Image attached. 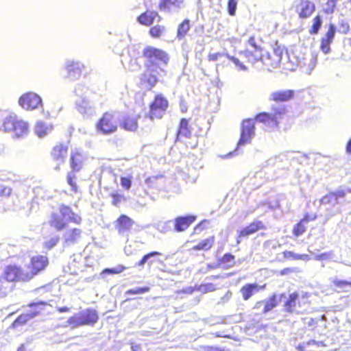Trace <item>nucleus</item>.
<instances>
[{
  "mask_svg": "<svg viewBox=\"0 0 351 351\" xmlns=\"http://www.w3.org/2000/svg\"><path fill=\"white\" fill-rule=\"evenodd\" d=\"M346 151L348 154H351V138L348 140L346 145Z\"/></svg>",
  "mask_w": 351,
  "mask_h": 351,
  "instance_id": "obj_59",
  "label": "nucleus"
},
{
  "mask_svg": "<svg viewBox=\"0 0 351 351\" xmlns=\"http://www.w3.org/2000/svg\"><path fill=\"white\" fill-rule=\"evenodd\" d=\"M99 320L97 311L93 308H86L80 313L73 315L68 319V323L72 327L82 326H93Z\"/></svg>",
  "mask_w": 351,
  "mask_h": 351,
  "instance_id": "obj_8",
  "label": "nucleus"
},
{
  "mask_svg": "<svg viewBox=\"0 0 351 351\" xmlns=\"http://www.w3.org/2000/svg\"><path fill=\"white\" fill-rule=\"evenodd\" d=\"M267 228L263 221L261 220H254L247 226L238 231L237 237V243H240L243 239L247 238L250 235L254 234L258 231L264 230Z\"/></svg>",
  "mask_w": 351,
  "mask_h": 351,
  "instance_id": "obj_12",
  "label": "nucleus"
},
{
  "mask_svg": "<svg viewBox=\"0 0 351 351\" xmlns=\"http://www.w3.org/2000/svg\"><path fill=\"white\" fill-rule=\"evenodd\" d=\"M156 17L160 18L156 11L147 10L138 16L137 21L141 25L149 27L154 23Z\"/></svg>",
  "mask_w": 351,
  "mask_h": 351,
  "instance_id": "obj_26",
  "label": "nucleus"
},
{
  "mask_svg": "<svg viewBox=\"0 0 351 351\" xmlns=\"http://www.w3.org/2000/svg\"><path fill=\"white\" fill-rule=\"evenodd\" d=\"M149 291V288L148 287H137L136 289H131L126 291L125 293L128 295H136V294H142L147 293Z\"/></svg>",
  "mask_w": 351,
  "mask_h": 351,
  "instance_id": "obj_51",
  "label": "nucleus"
},
{
  "mask_svg": "<svg viewBox=\"0 0 351 351\" xmlns=\"http://www.w3.org/2000/svg\"><path fill=\"white\" fill-rule=\"evenodd\" d=\"M294 272H297V269L295 268L286 267V268L281 269L278 272V274L280 276H287V275H289Z\"/></svg>",
  "mask_w": 351,
  "mask_h": 351,
  "instance_id": "obj_56",
  "label": "nucleus"
},
{
  "mask_svg": "<svg viewBox=\"0 0 351 351\" xmlns=\"http://www.w3.org/2000/svg\"><path fill=\"white\" fill-rule=\"evenodd\" d=\"M19 117L14 113L0 110V128L6 132H10Z\"/></svg>",
  "mask_w": 351,
  "mask_h": 351,
  "instance_id": "obj_15",
  "label": "nucleus"
},
{
  "mask_svg": "<svg viewBox=\"0 0 351 351\" xmlns=\"http://www.w3.org/2000/svg\"><path fill=\"white\" fill-rule=\"evenodd\" d=\"M263 40L262 38H258L255 35L250 36L247 40V44L250 47V49L258 50L263 51Z\"/></svg>",
  "mask_w": 351,
  "mask_h": 351,
  "instance_id": "obj_39",
  "label": "nucleus"
},
{
  "mask_svg": "<svg viewBox=\"0 0 351 351\" xmlns=\"http://www.w3.org/2000/svg\"><path fill=\"white\" fill-rule=\"evenodd\" d=\"M28 282L25 269L19 265H5L0 276V293L7 289L6 283Z\"/></svg>",
  "mask_w": 351,
  "mask_h": 351,
  "instance_id": "obj_4",
  "label": "nucleus"
},
{
  "mask_svg": "<svg viewBox=\"0 0 351 351\" xmlns=\"http://www.w3.org/2000/svg\"><path fill=\"white\" fill-rule=\"evenodd\" d=\"M262 51L250 49L246 48L239 52L240 55H242L245 60V62L252 65H255L258 62H261L263 58Z\"/></svg>",
  "mask_w": 351,
  "mask_h": 351,
  "instance_id": "obj_23",
  "label": "nucleus"
},
{
  "mask_svg": "<svg viewBox=\"0 0 351 351\" xmlns=\"http://www.w3.org/2000/svg\"><path fill=\"white\" fill-rule=\"evenodd\" d=\"M77 171H71L66 173V182L71 186V191L74 193L80 192L79 188L77 184V177L75 176Z\"/></svg>",
  "mask_w": 351,
  "mask_h": 351,
  "instance_id": "obj_41",
  "label": "nucleus"
},
{
  "mask_svg": "<svg viewBox=\"0 0 351 351\" xmlns=\"http://www.w3.org/2000/svg\"><path fill=\"white\" fill-rule=\"evenodd\" d=\"M139 114H125L119 121V127L127 132H135L138 129Z\"/></svg>",
  "mask_w": 351,
  "mask_h": 351,
  "instance_id": "obj_14",
  "label": "nucleus"
},
{
  "mask_svg": "<svg viewBox=\"0 0 351 351\" xmlns=\"http://www.w3.org/2000/svg\"><path fill=\"white\" fill-rule=\"evenodd\" d=\"M85 69L83 63L79 61H68L65 64V70L66 71V77L71 80L78 79Z\"/></svg>",
  "mask_w": 351,
  "mask_h": 351,
  "instance_id": "obj_17",
  "label": "nucleus"
},
{
  "mask_svg": "<svg viewBox=\"0 0 351 351\" xmlns=\"http://www.w3.org/2000/svg\"><path fill=\"white\" fill-rule=\"evenodd\" d=\"M215 243V237L211 236L208 238H206L200 242H199L197 245L193 246L191 250L193 251H208L210 250Z\"/></svg>",
  "mask_w": 351,
  "mask_h": 351,
  "instance_id": "obj_34",
  "label": "nucleus"
},
{
  "mask_svg": "<svg viewBox=\"0 0 351 351\" xmlns=\"http://www.w3.org/2000/svg\"><path fill=\"white\" fill-rule=\"evenodd\" d=\"M328 257V254L327 253H323V254L317 255L315 257V259L317 260V261H322V260H324L325 258H327Z\"/></svg>",
  "mask_w": 351,
  "mask_h": 351,
  "instance_id": "obj_58",
  "label": "nucleus"
},
{
  "mask_svg": "<svg viewBox=\"0 0 351 351\" xmlns=\"http://www.w3.org/2000/svg\"><path fill=\"white\" fill-rule=\"evenodd\" d=\"M126 267L123 265H119L114 268H106L102 271L104 274H118L123 272Z\"/></svg>",
  "mask_w": 351,
  "mask_h": 351,
  "instance_id": "obj_49",
  "label": "nucleus"
},
{
  "mask_svg": "<svg viewBox=\"0 0 351 351\" xmlns=\"http://www.w3.org/2000/svg\"><path fill=\"white\" fill-rule=\"evenodd\" d=\"M295 96V91L291 89L279 90L272 92L269 96V101L275 103L287 102Z\"/></svg>",
  "mask_w": 351,
  "mask_h": 351,
  "instance_id": "obj_19",
  "label": "nucleus"
},
{
  "mask_svg": "<svg viewBox=\"0 0 351 351\" xmlns=\"http://www.w3.org/2000/svg\"><path fill=\"white\" fill-rule=\"evenodd\" d=\"M49 263V258L45 255L32 256L29 263L26 265V270H25L28 282L43 272L48 267Z\"/></svg>",
  "mask_w": 351,
  "mask_h": 351,
  "instance_id": "obj_9",
  "label": "nucleus"
},
{
  "mask_svg": "<svg viewBox=\"0 0 351 351\" xmlns=\"http://www.w3.org/2000/svg\"><path fill=\"white\" fill-rule=\"evenodd\" d=\"M58 241H59L58 237H55L51 238L50 239L44 242L43 247L46 250H51V248H53L54 246H56L57 245Z\"/></svg>",
  "mask_w": 351,
  "mask_h": 351,
  "instance_id": "obj_53",
  "label": "nucleus"
},
{
  "mask_svg": "<svg viewBox=\"0 0 351 351\" xmlns=\"http://www.w3.org/2000/svg\"><path fill=\"white\" fill-rule=\"evenodd\" d=\"M278 305V300L276 294H273L267 300L264 302V308L263 313L264 314L271 311L273 308Z\"/></svg>",
  "mask_w": 351,
  "mask_h": 351,
  "instance_id": "obj_40",
  "label": "nucleus"
},
{
  "mask_svg": "<svg viewBox=\"0 0 351 351\" xmlns=\"http://www.w3.org/2000/svg\"><path fill=\"white\" fill-rule=\"evenodd\" d=\"M110 197H112V204L114 206H118L119 204L125 200V197L123 195L119 193L118 192H113L110 194Z\"/></svg>",
  "mask_w": 351,
  "mask_h": 351,
  "instance_id": "obj_50",
  "label": "nucleus"
},
{
  "mask_svg": "<svg viewBox=\"0 0 351 351\" xmlns=\"http://www.w3.org/2000/svg\"><path fill=\"white\" fill-rule=\"evenodd\" d=\"M192 131L193 129L189 120L186 118H182L178 125L176 140L180 141L182 138H190L192 136Z\"/></svg>",
  "mask_w": 351,
  "mask_h": 351,
  "instance_id": "obj_24",
  "label": "nucleus"
},
{
  "mask_svg": "<svg viewBox=\"0 0 351 351\" xmlns=\"http://www.w3.org/2000/svg\"><path fill=\"white\" fill-rule=\"evenodd\" d=\"M16 351H27V349L25 345L22 343L17 348Z\"/></svg>",
  "mask_w": 351,
  "mask_h": 351,
  "instance_id": "obj_61",
  "label": "nucleus"
},
{
  "mask_svg": "<svg viewBox=\"0 0 351 351\" xmlns=\"http://www.w3.org/2000/svg\"><path fill=\"white\" fill-rule=\"evenodd\" d=\"M169 108L168 99L162 94L154 95L149 104V110L145 114L149 120L161 119Z\"/></svg>",
  "mask_w": 351,
  "mask_h": 351,
  "instance_id": "obj_6",
  "label": "nucleus"
},
{
  "mask_svg": "<svg viewBox=\"0 0 351 351\" xmlns=\"http://www.w3.org/2000/svg\"><path fill=\"white\" fill-rule=\"evenodd\" d=\"M19 104L26 110H33L43 106L42 99L34 92H27L19 99Z\"/></svg>",
  "mask_w": 351,
  "mask_h": 351,
  "instance_id": "obj_11",
  "label": "nucleus"
},
{
  "mask_svg": "<svg viewBox=\"0 0 351 351\" xmlns=\"http://www.w3.org/2000/svg\"><path fill=\"white\" fill-rule=\"evenodd\" d=\"M190 29V21L188 19H184L178 26L177 38L178 40L183 39L187 35Z\"/></svg>",
  "mask_w": 351,
  "mask_h": 351,
  "instance_id": "obj_37",
  "label": "nucleus"
},
{
  "mask_svg": "<svg viewBox=\"0 0 351 351\" xmlns=\"http://www.w3.org/2000/svg\"><path fill=\"white\" fill-rule=\"evenodd\" d=\"M299 298V294L297 292L291 293L289 295L288 299L284 304V308L286 312L293 313L295 310V307Z\"/></svg>",
  "mask_w": 351,
  "mask_h": 351,
  "instance_id": "obj_35",
  "label": "nucleus"
},
{
  "mask_svg": "<svg viewBox=\"0 0 351 351\" xmlns=\"http://www.w3.org/2000/svg\"><path fill=\"white\" fill-rule=\"evenodd\" d=\"M120 182L121 186L126 191L130 190L132 186V176L121 177Z\"/></svg>",
  "mask_w": 351,
  "mask_h": 351,
  "instance_id": "obj_54",
  "label": "nucleus"
},
{
  "mask_svg": "<svg viewBox=\"0 0 351 351\" xmlns=\"http://www.w3.org/2000/svg\"><path fill=\"white\" fill-rule=\"evenodd\" d=\"M284 47L276 40L274 42L270 51L263 55L261 63L268 71L277 68L282 60Z\"/></svg>",
  "mask_w": 351,
  "mask_h": 351,
  "instance_id": "obj_7",
  "label": "nucleus"
},
{
  "mask_svg": "<svg viewBox=\"0 0 351 351\" xmlns=\"http://www.w3.org/2000/svg\"><path fill=\"white\" fill-rule=\"evenodd\" d=\"M217 265L224 269L233 267L235 265V256L230 253H226L217 260Z\"/></svg>",
  "mask_w": 351,
  "mask_h": 351,
  "instance_id": "obj_33",
  "label": "nucleus"
},
{
  "mask_svg": "<svg viewBox=\"0 0 351 351\" xmlns=\"http://www.w3.org/2000/svg\"><path fill=\"white\" fill-rule=\"evenodd\" d=\"M184 0H159L158 8L162 12H172L182 7Z\"/></svg>",
  "mask_w": 351,
  "mask_h": 351,
  "instance_id": "obj_22",
  "label": "nucleus"
},
{
  "mask_svg": "<svg viewBox=\"0 0 351 351\" xmlns=\"http://www.w3.org/2000/svg\"><path fill=\"white\" fill-rule=\"evenodd\" d=\"M162 254L158 251L150 252L141 258V259L136 263L138 267H143L145 264L151 266L154 262V257L160 256Z\"/></svg>",
  "mask_w": 351,
  "mask_h": 351,
  "instance_id": "obj_36",
  "label": "nucleus"
},
{
  "mask_svg": "<svg viewBox=\"0 0 351 351\" xmlns=\"http://www.w3.org/2000/svg\"><path fill=\"white\" fill-rule=\"evenodd\" d=\"M338 0H326L324 4L323 12L326 14H331L335 12Z\"/></svg>",
  "mask_w": 351,
  "mask_h": 351,
  "instance_id": "obj_47",
  "label": "nucleus"
},
{
  "mask_svg": "<svg viewBox=\"0 0 351 351\" xmlns=\"http://www.w3.org/2000/svg\"><path fill=\"white\" fill-rule=\"evenodd\" d=\"M332 284L338 292H348L351 289V279L346 280L336 278L332 281Z\"/></svg>",
  "mask_w": 351,
  "mask_h": 351,
  "instance_id": "obj_38",
  "label": "nucleus"
},
{
  "mask_svg": "<svg viewBox=\"0 0 351 351\" xmlns=\"http://www.w3.org/2000/svg\"><path fill=\"white\" fill-rule=\"evenodd\" d=\"M341 25H343V26H344V27H345L344 33H345V34L348 33V31H349V29H350L348 24L346 23L345 25H344V24H342Z\"/></svg>",
  "mask_w": 351,
  "mask_h": 351,
  "instance_id": "obj_62",
  "label": "nucleus"
},
{
  "mask_svg": "<svg viewBox=\"0 0 351 351\" xmlns=\"http://www.w3.org/2000/svg\"><path fill=\"white\" fill-rule=\"evenodd\" d=\"M265 287V285L263 286H258L256 283H248L243 285L241 289L240 292L242 295V298L244 300H248L254 293L258 292L261 289H264Z\"/></svg>",
  "mask_w": 351,
  "mask_h": 351,
  "instance_id": "obj_28",
  "label": "nucleus"
},
{
  "mask_svg": "<svg viewBox=\"0 0 351 351\" xmlns=\"http://www.w3.org/2000/svg\"><path fill=\"white\" fill-rule=\"evenodd\" d=\"M197 219L195 215H189L178 217L174 220V229L176 232L186 230Z\"/></svg>",
  "mask_w": 351,
  "mask_h": 351,
  "instance_id": "obj_21",
  "label": "nucleus"
},
{
  "mask_svg": "<svg viewBox=\"0 0 351 351\" xmlns=\"http://www.w3.org/2000/svg\"><path fill=\"white\" fill-rule=\"evenodd\" d=\"M317 215H311L309 213H305L302 218L300 219V221L304 223L305 224H307L310 221H315L317 219Z\"/></svg>",
  "mask_w": 351,
  "mask_h": 351,
  "instance_id": "obj_55",
  "label": "nucleus"
},
{
  "mask_svg": "<svg viewBox=\"0 0 351 351\" xmlns=\"http://www.w3.org/2000/svg\"><path fill=\"white\" fill-rule=\"evenodd\" d=\"M186 110H187V108H186V106H184V107H182V108H181V111H182V112H184V113L186 112Z\"/></svg>",
  "mask_w": 351,
  "mask_h": 351,
  "instance_id": "obj_63",
  "label": "nucleus"
},
{
  "mask_svg": "<svg viewBox=\"0 0 351 351\" xmlns=\"http://www.w3.org/2000/svg\"><path fill=\"white\" fill-rule=\"evenodd\" d=\"M315 10V4L309 0H300L295 6V12L300 19H308Z\"/></svg>",
  "mask_w": 351,
  "mask_h": 351,
  "instance_id": "obj_13",
  "label": "nucleus"
},
{
  "mask_svg": "<svg viewBox=\"0 0 351 351\" xmlns=\"http://www.w3.org/2000/svg\"><path fill=\"white\" fill-rule=\"evenodd\" d=\"M142 57L145 60V70L140 77V84L151 90L159 81V71L165 73L164 69L158 66L157 62H160L163 65H167L169 61V56L161 49L146 46L143 49Z\"/></svg>",
  "mask_w": 351,
  "mask_h": 351,
  "instance_id": "obj_3",
  "label": "nucleus"
},
{
  "mask_svg": "<svg viewBox=\"0 0 351 351\" xmlns=\"http://www.w3.org/2000/svg\"><path fill=\"white\" fill-rule=\"evenodd\" d=\"M272 112H261L256 114L253 119H245L241 123V134L238 141V145H243L251 141L252 136L255 134L254 121L262 123L269 131H274L278 128L280 123L285 122L290 125V116L288 110L284 106H274L271 107Z\"/></svg>",
  "mask_w": 351,
  "mask_h": 351,
  "instance_id": "obj_1",
  "label": "nucleus"
},
{
  "mask_svg": "<svg viewBox=\"0 0 351 351\" xmlns=\"http://www.w3.org/2000/svg\"><path fill=\"white\" fill-rule=\"evenodd\" d=\"M151 182V179L150 178H147L146 180H145V182L147 184Z\"/></svg>",
  "mask_w": 351,
  "mask_h": 351,
  "instance_id": "obj_64",
  "label": "nucleus"
},
{
  "mask_svg": "<svg viewBox=\"0 0 351 351\" xmlns=\"http://www.w3.org/2000/svg\"><path fill=\"white\" fill-rule=\"evenodd\" d=\"M27 306L30 308L28 314L32 319L39 315H49L51 308V304L45 301L31 302Z\"/></svg>",
  "mask_w": 351,
  "mask_h": 351,
  "instance_id": "obj_16",
  "label": "nucleus"
},
{
  "mask_svg": "<svg viewBox=\"0 0 351 351\" xmlns=\"http://www.w3.org/2000/svg\"><path fill=\"white\" fill-rule=\"evenodd\" d=\"M69 310H70L69 308L67 306H62V307L58 308V311L59 313H66V312H69Z\"/></svg>",
  "mask_w": 351,
  "mask_h": 351,
  "instance_id": "obj_60",
  "label": "nucleus"
},
{
  "mask_svg": "<svg viewBox=\"0 0 351 351\" xmlns=\"http://www.w3.org/2000/svg\"><path fill=\"white\" fill-rule=\"evenodd\" d=\"M307 230L306 224L300 220L293 226L292 234L294 237L298 238L304 234Z\"/></svg>",
  "mask_w": 351,
  "mask_h": 351,
  "instance_id": "obj_46",
  "label": "nucleus"
},
{
  "mask_svg": "<svg viewBox=\"0 0 351 351\" xmlns=\"http://www.w3.org/2000/svg\"><path fill=\"white\" fill-rule=\"evenodd\" d=\"M69 145L65 142H58L51 149L49 156L53 162L56 164V169L59 170L67 157Z\"/></svg>",
  "mask_w": 351,
  "mask_h": 351,
  "instance_id": "obj_10",
  "label": "nucleus"
},
{
  "mask_svg": "<svg viewBox=\"0 0 351 351\" xmlns=\"http://www.w3.org/2000/svg\"><path fill=\"white\" fill-rule=\"evenodd\" d=\"M10 132L14 138L23 137L28 132V124L19 118Z\"/></svg>",
  "mask_w": 351,
  "mask_h": 351,
  "instance_id": "obj_31",
  "label": "nucleus"
},
{
  "mask_svg": "<svg viewBox=\"0 0 351 351\" xmlns=\"http://www.w3.org/2000/svg\"><path fill=\"white\" fill-rule=\"evenodd\" d=\"M51 127H49L43 122H38L36 125V132L38 136L42 137L45 136Z\"/></svg>",
  "mask_w": 351,
  "mask_h": 351,
  "instance_id": "obj_48",
  "label": "nucleus"
},
{
  "mask_svg": "<svg viewBox=\"0 0 351 351\" xmlns=\"http://www.w3.org/2000/svg\"><path fill=\"white\" fill-rule=\"evenodd\" d=\"M165 32V27L158 24L152 26L148 31L149 36L155 39L160 38L164 35Z\"/></svg>",
  "mask_w": 351,
  "mask_h": 351,
  "instance_id": "obj_42",
  "label": "nucleus"
},
{
  "mask_svg": "<svg viewBox=\"0 0 351 351\" xmlns=\"http://www.w3.org/2000/svg\"><path fill=\"white\" fill-rule=\"evenodd\" d=\"M31 317L27 313H22L19 315L16 319L12 323L11 327L12 328H18L27 324V322L31 319Z\"/></svg>",
  "mask_w": 351,
  "mask_h": 351,
  "instance_id": "obj_44",
  "label": "nucleus"
},
{
  "mask_svg": "<svg viewBox=\"0 0 351 351\" xmlns=\"http://www.w3.org/2000/svg\"><path fill=\"white\" fill-rule=\"evenodd\" d=\"M282 255H283V257L287 260H293V261H297V260L309 261L310 260V257L308 254H297L292 251H288V250L284 251L282 252Z\"/></svg>",
  "mask_w": 351,
  "mask_h": 351,
  "instance_id": "obj_43",
  "label": "nucleus"
},
{
  "mask_svg": "<svg viewBox=\"0 0 351 351\" xmlns=\"http://www.w3.org/2000/svg\"><path fill=\"white\" fill-rule=\"evenodd\" d=\"M134 224L132 219L125 215H121L117 220L116 228L119 234L129 231Z\"/></svg>",
  "mask_w": 351,
  "mask_h": 351,
  "instance_id": "obj_29",
  "label": "nucleus"
},
{
  "mask_svg": "<svg viewBox=\"0 0 351 351\" xmlns=\"http://www.w3.org/2000/svg\"><path fill=\"white\" fill-rule=\"evenodd\" d=\"M324 347L322 342L315 341H308L302 343H300L296 346L298 351H322Z\"/></svg>",
  "mask_w": 351,
  "mask_h": 351,
  "instance_id": "obj_32",
  "label": "nucleus"
},
{
  "mask_svg": "<svg viewBox=\"0 0 351 351\" xmlns=\"http://www.w3.org/2000/svg\"><path fill=\"white\" fill-rule=\"evenodd\" d=\"M226 56V58L232 61L235 66L237 67L239 70L245 71L247 70V66L245 65L243 62H241L239 58H235L234 56H230L228 54H224L221 52H216L213 53H209L207 56L208 60L210 62H214L219 60L220 58L223 56Z\"/></svg>",
  "mask_w": 351,
  "mask_h": 351,
  "instance_id": "obj_25",
  "label": "nucleus"
},
{
  "mask_svg": "<svg viewBox=\"0 0 351 351\" xmlns=\"http://www.w3.org/2000/svg\"><path fill=\"white\" fill-rule=\"evenodd\" d=\"M82 222V217L75 213L71 207L64 204H60L56 210L50 213L47 224L56 232L65 230L63 234L64 241L66 244L75 243L82 234V230L80 228H68L69 223L80 225Z\"/></svg>",
  "mask_w": 351,
  "mask_h": 351,
  "instance_id": "obj_2",
  "label": "nucleus"
},
{
  "mask_svg": "<svg viewBox=\"0 0 351 351\" xmlns=\"http://www.w3.org/2000/svg\"><path fill=\"white\" fill-rule=\"evenodd\" d=\"M119 128V119L116 114L112 111L104 112L95 123L97 132L104 136H109L116 133Z\"/></svg>",
  "mask_w": 351,
  "mask_h": 351,
  "instance_id": "obj_5",
  "label": "nucleus"
},
{
  "mask_svg": "<svg viewBox=\"0 0 351 351\" xmlns=\"http://www.w3.org/2000/svg\"><path fill=\"white\" fill-rule=\"evenodd\" d=\"M237 6V0H228L227 3L228 12L230 16H234Z\"/></svg>",
  "mask_w": 351,
  "mask_h": 351,
  "instance_id": "obj_52",
  "label": "nucleus"
},
{
  "mask_svg": "<svg viewBox=\"0 0 351 351\" xmlns=\"http://www.w3.org/2000/svg\"><path fill=\"white\" fill-rule=\"evenodd\" d=\"M322 25V16L319 14H317L312 20V25L309 29V34L311 35L317 34L319 32Z\"/></svg>",
  "mask_w": 351,
  "mask_h": 351,
  "instance_id": "obj_45",
  "label": "nucleus"
},
{
  "mask_svg": "<svg viewBox=\"0 0 351 351\" xmlns=\"http://www.w3.org/2000/svg\"><path fill=\"white\" fill-rule=\"evenodd\" d=\"M345 195L346 192L343 190L330 191L321 198L320 203L322 204H335L338 203L339 198H343Z\"/></svg>",
  "mask_w": 351,
  "mask_h": 351,
  "instance_id": "obj_27",
  "label": "nucleus"
},
{
  "mask_svg": "<svg viewBox=\"0 0 351 351\" xmlns=\"http://www.w3.org/2000/svg\"><path fill=\"white\" fill-rule=\"evenodd\" d=\"M335 35V28L332 24H329L328 30L324 37L321 38L320 49L325 54L330 51V45L332 43Z\"/></svg>",
  "mask_w": 351,
  "mask_h": 351,
  "instance_id": "obj_20",
  "label": "nucleus"
},
{
  "mask_svg": "<svg viewBox=\"0 0 351 351\" xmlns=\"http://www.w3.org/2000/svg\"><path fill=\"white\" fill-rule=\"evenodd\" d=\"M206 351H225V350L217 346H208Z\"/></svg>",
  "mask_w": 351,
  "mask_h": 351,
  "instance_id": "obj_57",
  "label": "nucleus"
},
{
  "mask_svg": "<svg viewBox=\"0 0 351 351\" xmlns=\"http://www.w3.org/2000/svg\"><path fill=\"white\" fill-rule=\"evenodd\" d=\"M86 158L82 152L75 149L71 152L69 157V165L71 170L79 172L84 167Z\"/></svg>",
  "mask_w": 351,
  "mask_h": 351,
  "instance_id": "obj_18",
  "label": "nucleus"
},
{
  "mask_svg": "<svg viewBox=\"0 0 351 351\" xmlns=\"http://www.w3.org/2000/svg\"><path fill=\"white\" fill-rule=\"evenodd\" d=\"M12 193V188L0 184V210H5L10 206L8 198Z\"/></svg>",
  "mask_w": 351,
  "mask_h": 351,
  "instance_id": "obj_30",
  "label": "nucleus"
}]
</instances>
